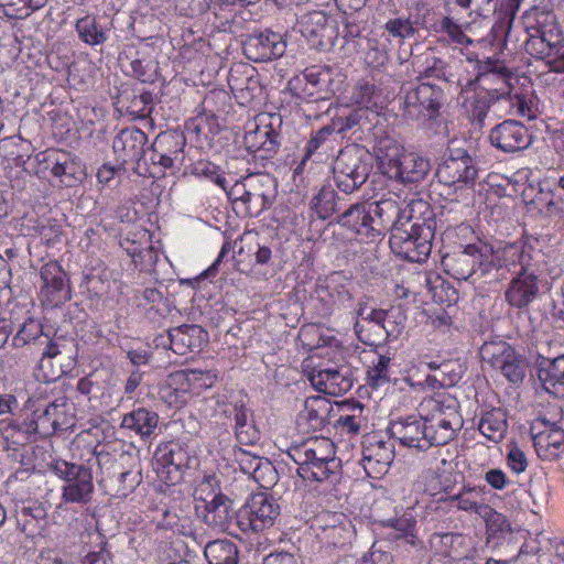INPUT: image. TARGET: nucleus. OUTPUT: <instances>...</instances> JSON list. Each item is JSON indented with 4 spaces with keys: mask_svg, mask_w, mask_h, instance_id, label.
I'll return each instance as SVG.
<instances>
[{
    "mask_svg": "<svg viewBox=\"0 0 564 564\" xmlns=\"http://www.w3.org/2000/svg\"><path fill=\"white\" fill-rule=\"evenodd\" d=\"M195 508L203 521L215 529L226 530L234 516L232 501L225 495Z\"/></svg>",
    "mask_w": 564,
    "mask_h": 564,
    "instance_id": "nucleus-25",
    "label": "nucleus"
},
{
    "mask_svg": "<svg viewBox=\"0 0 564 564\" xmlns=\"http://www.w3.org/2000/svg\"><path fill=\"white\" fill-rule=\"evenodd\" d=\"M115 151H123L138 164L141 161V130L126 128L120 131L113 141Z\"/></svg>",
    "mask_w": 564,
    "mask_h": 564,
    "instance_id": "nucleus-38",
    "label": "nucleus"
},
{
    "mask_svg": "<svg viewBox=\"0 0 564 564\" xmlns=\"http://www.w3.org/2000/svg\"><path fill=\"white\" fill-rule=\"evenodd\" d=\"M507 465L508 467L514 473V474H522L525 471L529 462L527 458V455L522 449L518 447L517 444H509L508 445V453H507Z\"/></svg>",
    "mask_w": 564,
    "mask_h": 564,
    "instance_id": "nucleus-58",
    "label": "nucleus"
},
{
    "mask_svg": "<svg viewBox=\"0 0 564 564\" xmlns=\"http://www.w3.org/2000/svg\"><path fill=\"white\" fill-rule=\"evenodd\" d=\"M513 350L514 349L506 341H489L480 347V356L485 362L496 369L498 366L502 365V360L511 356L510 354Z\"/></svg>",
    "mask_w": 564,
    "mask_h": 564,
    "instance_id": "nucleus-43",
    "label": "nucleus"
},
{
    "mask_svg": "<svg viewBox=\"0 0 564 564\" xmlns=\"http://www.w3.org/2000/svg\"><path fill=\"white\" fill-rule=\"evenodd\" d=\"M191 173L197 177H205L226 189V178L219 173L216 164L209 161H197L191 167Z\"/></svg>",
    "mask_w": 564,
    "mask_h": 564,
    "instance_id": "nucleus-53",
    "label": "nucleus"
},
{
    "mask_svg": "<svg viewBox=\"0 0 564 564\" xmlns=\"http://www.w3.org/2000/svg\"><path fill=\"white\" fill-rule=\"evenodd\" d=\"M478 430L488 440L500 442L507 432L506 414L500 409L486 412L478 423Z\"/></svg>",
    "mask_w": 564,
    "mask_h": 564,
    "instance_id": "nucleus-34",
    "label": "nucleus"
},
{
    "mask_svg": "<svg viewBox=\"0 0 564 564\" xmlns=\"http://www.w3.org/2000/svg\"><path fill=\"white\" fill-rule=\"evenodd\" d=\"M328 18L322 11L304 14L300 21V31L313 45L323 44L327 32Z\"/></svg>",
    "mask_w": 564,
    "mask_h": 564,
    "instance_id": "nucleus-32",
    "label": "nucleus"
},
{
    "mask_svg": "<svg viewBox=\"0 0 564 564\" xmlns=\"http://www.w3.org/2000/svg\"><path fill=\"white\" fill-rule=\"evenodd\" d=\"M183 453L176 444L158 446L151 460V471L164 484H175L181 479Z\"/></svg>",
    "mask_w": 564,
    "mask_h": 564,
    "instance_id": "nucleus-19",
    "label": "nucleus"
},
{
    "mask_svg": "<svg viewBox=\"0 0 564 564\" xmlns=\"http://www.w3.org/2000/svg\"><path fill=\"white\" fill-rule=\"evenodd\" d=\"M312 208L322 219L329 218L339 210L336 200V192L330 186H323L318 194L312 199Z\"/></svg>",
    "mask_w": 564,
    "mask_h": 564,
    "instance_id": "nucleus-42",
    "label": "nucleus"
},
{
    "mask_svg": "<svg viewBox=\"0 0 564 564\" xmlns=\"http://www.w3.org/2000/svg\"><path fill=\"white\" fill-rule=\"evenodd\" d=\"M47 0H0V7L11 19H24L31 13L42 9Z\"/></svg>",
    "mask_w": 564,
    "mask_h": 564,
    "instance_id": "nucleus-41",
    "label": "nucleus"
},
{
    "mask_svg": "<svg viewBox=\"0 0 564 564\" xmlns=\"http://www.w3.org/2000/svg\"><path fill=\"white\" fill-rule=\"evenodd\" d=\"M432 236L430 226L406 218L403 226L397 225L392 228L390 248L401 259L422 262L431 252Z\"/></svg>",
    "mask_w": 564,
    "mask_h": 564,
    "instance_id": "nucleus-3",
    "label": "nucleus"
},
{
    "mask_svg": "<svg viewBox=\"0 0 564 564\" xmlns=\"http://www.w3.org/2000/svg\"><path fill=\"white\" fill-rule=\"evenodd\" d=\"M491 144L506 153L525 150L531 144L529 130L516 120H505L491 129Z\"/></svg>",
    "mask_w": 564,
    "mask_h": 564,
    "instance_id": "nucleus-18",
    "label": "nucleus"
},
{
    "mask_svg": "<svg viewBox=\"0 0 564 564\" xmlns=\"http://www.w3.org/2000/svg\"><path fill=\"white\" fill-rule=\"evenodd\" d=\"M236 437L242 445H252L260 438V434L250 421L243 427H236Z\"/></svg>",
    "mask_w": 564,
    "mask_h": 564,
    "instance_id": "nucleus-64",
    "label": "nucleus"
},
{
    "mask_svg": "<svg viewBox=\"0 0 564 564\" xmlns=\"http://www.w3.org/2000/svg\"><path fill=\"white\" fill-rule=\"evenodd\" d=\"M495 77L501 80V87L492 89L481 88L477 90L470 86L464 88L459 95L462 107L464 108L466 116L470 121L477 123L479 127L482 126L492 101L500 99L510 93L509 85L507 84V76L502 73H482L478 77V80L488 85Z\"/></svg>",
    "mask_w": 564,
    "mask_h": 564,
    "instance_id": "nucleus-5",
    "label": "nucleus"
},
{
    "mask_svg": "<svg viewBox=\"0 0 564 564\" xmlns=\"http://www.w3.org/2000/svg\"><path fill=\"white\" fill-rule=\"evenodd\" d=\"M494 254L497 257L494 258L491 269L497 267H513L516 269L519 265V271L530 270V254L524 252L522 247L518 245H508L500 251H494Z\"/></svg>",
    "mask_w": 564,
    "mask_h": 564,
    "instance_id": "nucleus-35",
    "label": "nucleus"
},
{
    "mask_svg": "<svg viewBox=\"0 0 564 564\" xmlns=\"http://www.w3.org/2000/svg\"><path fill=\"white\" fill-rule=\"evenodd\" d=\"M369 155L356 145L343 149L334 163V175L337 187L348 194L359 188L371 171Z\"/></svg>",
    "mask_w": 564,
    "mask_h": 564,
    "instance_id": "nucleus-7",
    "label": "nucleus"
},
{
    "mask_svg": "<svg viewBox=\"0 0 564 564\" xmlns=\"http://www.w3.org/2000/svg\"><path fill=\"white\" fill-rule=\"evenodd\" d=\"M234 457L235 462L239 465L240 470L249 477L254 473V467L263 458L242 448H235Z\"/></svg>",
    "mask_w": 564,
    "mask_h": 564,
    "instance_id": "nucleus-59",
    "label": "nucleus"
},
{
    "mask_svg": "<svg viewBox=\"0 0 564 564\" xmlns=\"http://www.w3.org/2000/svg\"><path fill=\"white\" fill-rule=\"evenodd\" d=\"M557 43H551L550 41H546L545 35L543 34L540 37L531 39V41L528 43V46L532 50L536 51V54H539L542 58L550 57L552 55V52L555 50L556 53L558 52Z\"/></svg>",
    "mask_w": 564,
    "mask_h": 564,
    "instance_id": "nucleus-63",
    "label": "nucleus"
},
{
    "mask_svg": "<svg viewBox=\"0 0 564 564\" xmlns=\"http://www.w3.org/2000/svg\"><path fill=\"white\" fill-rule=\"evenodd\" d=\"M75 30L78 37L87 45H101L108 40L107 31L94 15H85L76 21Z\"/></svg>",
    "mask_w": 564,
    "mask_h": 564,
    "instance_id": "nucleus-36",
    "label": "nucleus"
},
{
    "mask_svg": "<svg viewBox=\"0 0 564 564\" xmlns=\"http://www.w3.org/2000/svg\"><path fill=\"white\" fill-rule=\"evenodd\" d=\"M516 276L512 278L508 289L506 290V301L513 307H527L538 294L536 275L530 271H513Z\"/></svg>",
    "mask_w": 564,
    "mask_h": 564,
    "instance_id": "nucleus-23",
    "label": "nucleus"
},
{
    "mask_svg": "<svg viewBox=\"0 0 564 564\" xmlns=\"http://www.w3.org/2000/svg\"><path fill=\"white\" fill-rule=\"evenodd\" d=\"M533 443L540 458L554 460L564 453V430L545 417L538 420L532 427Z\"/></svg>",
    "mask_w": 564,
    "mask_h": 564,
    "instance_id": "nucleus-15",
    "label": "nucleus"
},
{
    "mask_svg": "<svg viewBox=\"0 0 564 564\" xmlns=\"http://www.w3.org/2000/svg\"><path fill=\"white\" fill-rule=\"evenodd\" d=\"M481 509L482 513L480 517L485 519L490 532H508L510 530V523L503 514L497 512L488 505Z\"/></svg>",
    "mask_w": 564,
    "mask_h": 564,
    "instance_id": "nucleus-57",
    "label": "nucleus"
},
{
    "mask_svg": "<svg viewBox=\"0 0 564 564\" xmlns=\"http://www.w3.org/2000/svg\"><path fill=\"white\" fill-rule=\"evenodd\" d=\"M197 410L203 419L219 422L232 416L236 403L229 402L225 394H217L199 401Z\"/></svg>",
    "mask_w": 564,
    "mask_h": 564,
    "instance_id": "nucleus-30",
    "label": "nucleus"
},
{
    "mask_svg": "<svg viewBox=\"0 0 564 564\" xmlns=\"http://www.w3.org/2000/svg\"><path fill=\"white\" fill-rule=\"evenodd\" d=\"M436 31L446 35V40L456 45L468 46L474 43V41L464 33L463 26L456 23L451 17L442 18L437 23Z\"/></svg>",
    "mask_w": 564,
    "mask_h": 564,
    "instance_id": "nucleus-44",
    "label": "nucleus"
},
{
    "mask_svg": "<svg viewBox=\"0 0 564 564\" xmlns=\"http://www.w3.org/2000/svg\"><path fill=\"white\" fill-rule=\"evenodd\" d=\"M289 455L304 480L334 481L340 474L341 462L336 457L334 443L327 437L308 438L292 447Z\"/></svg>",
    "mask_w": 564,
    "mask_h": 564,
    "instance_id": "nucleus-2",
    "label": "nucleus"
},
{
    "mask_svg": "<svg viewBox=\"0 0 564 564\" xmlns=\"http://www.w3.org/2000/svg\"><path fill=\"white\" fill-rule=\"evenodd\" d=\"M286 42L280 33L264 30L249 34L242 42L245 56L253 62H267L281 57Z\"/></svg>",
    "mask_w": 564,
    "mask_h": 564,
    "instance_id": "nucleus-13",
    "label": "nucleus"
},
{
    "mask_svg": "<svg viewBox=\"0 0 564 564\" xmlns=\"http://www.w3.org/2000/svg\"><path fill=\"white\" fill-rule=\"evenodd\" d=\"M496 257L489 245H468L459 252L444 256L442 264L454 279L468 281L488 274Z\"/></svg>",
    "mask_w": 564,
    "mask_h": 564,
    "instance_id": "nucleus-4",
    "label": "nucleus"
},
{
    "mask_svg": "<svg viewBox=\"0 0 564 564\" xmlns=\"http://www.w3.org/2000/svg\"><path fill=\"white\" fill-rule=\"evenodd\" d=\"M307 378L319 392L338 397L352 388V380L346 368H314Z\"/></svg>",
    "mask_w": 564,
    "mask_h": 564,
    "instance_id": "nucleus-20",
    "label": "nucleus"
},
{
    "mask_svg": "<svg viewBox=\"0 0 564 564\" xmlns=\"http://www.w3.org/2000/svg\"><path fill=\"white\" fill-rule=\"evenodd\" d=\"M61 354L58 346L55 341L50 340L42 352V358L39 362V369L43 371V378L46 381H53L59 377L58 373L53 372L48 375L45 372V368L51 365V360Z\"/></svg>",
    "mask_w": 564,
    "mask_h": 564,
    "instance_id": "nucleus-61",
    "label": "nucleus"
},
{
    "mask_svg": "<svg viewBox=\"0 0 564 564\" xmlns=\"http://www.w3.org/2000/svg\"><path fill=\"white\" fill-rule=\"evenodd\" d=\"M393 458L394 451L391 443L382 441L376 435L368 436L362 442L361 465L369 477L379 478L384 475Z\"/></svg>",
    "mask_w": 564,
    "mask_h": 564,
    "instance_id": "nucleus-14",
    "label": "nucleus"
},
{
    "mask_svg": "<svg viewBox=\"0 0 564 564\" xmlns=\"http://www.w3.org/2000/svg\"><path fill=\"white\" fill-rule=\"evenodd\" d=\"M247 142L249 148H254V150H264L267 152H271L275 150L276 142L273 138V130L264 128H257L253 133H250L247 137Z\"/></svg>",
    "mask_w": 564,
    "mask_h": 564,
    "instance_id": "nucleus-54",
    "label": "nucleus"
},
{
    "mask_svg": "<svg viewBox=\"0 0 564 564\" xmlns=\"http://www.w3.org/2000/svg\"><path fill=\"white\" fill-rule=\"evenodd\" d=\"M510 355L496 369L500 370L510 382L516 383L524 377V360L514 350Z\"/></svg>",
    "mask_w": 564,
    "mask_h": 564,
    "instance_id": "nucleus-49",
    "label": "nucleus"
},
{
    "mask_svg": "<svg viewBox=\"0 0 564 564\" xmlns=\"http://www.w3.org/2000/svg\"><path fill=\"white\" fill-rule=\"evenodd\" d=\"M37 423V437L45 438L57 431H67L73 426V419L66 414L64 402H51L43 410L33 411Z\"/></svg>",
    "mask_w": 564,
    "mask_h": 564,
    "instance_id": "nucleus-21",
    "label": "nucleus"
},
{
    "mask_svg": "<svg viewBox=\"0 0 564 564\" xmlns=\"http://www.w3.org/2000/svg\"><path fill=\"white\" fill-rule=\"evenodd\" d=\"M279 514L276 500L268 494L258 492L238 511L237 524L245 532H258L272 527Z\"/></svg>",
    "mask_w": 564,
    "mask_h": 564,
    "instance_id": "nucleus-10",
    "label": "nucleus"
},
{
    "mask_svg": "<svg viewBox=\"0 0 564 564\" xmlns=\"http://www.w3.org/2000/svg\"><path fill=\"white\" fill-rule=\"evenodd\" d=\"M183 141L174 133H160L151 148L150 161L152 164H160L163 167H171L174 160H177Z\"/></svg>",
    "mask_w": 564,
    "mask_h": 564,
    "instance_id": "nucleus-26",
    "label": "nucleus"
},
{
    "mask_svg": "<svg viewBox=\"0 0 564 564\" xmlns=\"http://www.w3.org/2000/svg\"><path fill=\"white\" fill-rule=\"evenodd\" d=\"M204 555L208 564H238L237 545L229 540H215L206 544Z\"/></svg>",
    "mask_w": 564,
    "mask_h": 564,
    "instance_id": "nucleus-33",
    "label": "nucleus"
},
{
    "mask_svg": "<svg viewBox=\"0 0 564 564\" xmlns=\"http://www.w3.org/2000/svg\"><path fill=\"white\" fill-rule=\"evenodd\" d=\"M217 380L216 372L212 370L184 369L172 372L164 384L159 388L158 395L169 404L177 401L178 393H198L213 387Z\"/></svg>",
    "mask_w": 564,
    "mask_h": 564,
    "instance_id": "nucleus-9",
    "label": "nucleus"
},
{
    "mask_svg": "<svg viewBox=\"0 0 564 564\" xmlns=\"http://www.w3.org/2000/svg\"><path fill=\"white\" fill-rule=\"evenodd\" d=\"M334 126H325L316 131L306 145L305 159L310 158L334 133Z\"/></svg>",
    "mask_w": 564,
    "mask_h": 564,
    "instance_id": "nucleus-62",
    "label": "nucleus"
},
{
    "mask_svg": "<svg viewBox=\"0 0 564 564\" xmlns=\"http://www.w3.org/2000/svg\"><path fill=\"white\" fill-rule=\"evenodd\" d=\"M376 154L379 169L383 174L390 177L392 171L397 169L405 152L397 141L387 138L379 141L376 148Z\"/></svg>",
    "mask_w": 564,
    "mask_h": 564,
    "instance_id": "nucleus-29",
    "label": "nucleus"
},
{
    "mask_svg": "<svg viewBox=\"0 0 564 564\" xmlns=\"http://www.w3.org/2000/svg\"><path fill=\"white\" fill-rule=\"evenodd\" d=\"M40 276L43 281L42 295L51 305L58 306L72 299L66 272L58 262L50 261L43 264Z\"/></svg>",
    "mask_w": 564,
    "mask_h": 564,
    "instance_id": "nucleus-17",
    "label": "nucleus"
},
{
    "mask_svg": "<svg viewBox=\"0 0 564 564\" xmlns=\"http://www.w3.org/2000/svg\"><path fill=\"white\" fill-rule=\"evenodd\" d=\"M384 28L389 34L400 39H406L414 34V28L409 19L397 18L389 20Z\"/></svg>",
    "mask_w": 564,
    "mask_h": 564,
    "instance_id": "nucleus-60",
    "label": "nucleus"
},
{
    "mask_svg": "<svg viewBox=\"0 0 564 564\" xmlns=\"http://www.w3.org/2000/svg\"><path fill=\"white\" fill-rule=\"evenodd\" d=\"M413 507H406L400 517L389 519L386 522L387 527H390L397 531V539H405L408 543L415 544V529H416V516L413 512Z\"/></svg>",
    "mask_w": 564,
    "mask_h": 564,
    "instance_id": "nucleus-39",
    "label": "nucleus"
},
{
    "mask_svg": "<svg viewBox=\"0 0 564 564\" xmlns=\"http://www.w3.org/2000/svg\"><path fill=\"white\" fill-rule=\"evenodd\" d=\"M330 411L327 399L323 397L308 398L305 401V409L302 413L310 426L314 430L321 429Z\"/></svg>",
    "mask_w": 564,
    "mask_h": 564,
    "instance_id": "nucleus-40",
    "label": "nucleus"
},
{
    "mask_svg": "<svg viewBox=\"0 0 564 564\" xmlns=\"http://www.w3.org/2000/svg\"><path fill=\"white\" fill-rule=\"evenodd\" d=\"M237 198L246 205L250 216H257L270 206V193H241Z\"/></svg>",
    "mask_w": 564,
    "mask_h": 564,
    "instance_id": "nucleus-51",
    "label": "nucleus"
},
{
    "mask_svg": "<svg viewBox=\"0 0 564 564\" xmlns=\"http://www.w3.org/2000/svg\"><path fill=\"white\" fill-rule=\"evenodd\" d=\"M414 482L419 494L424 492L429 496H437L443 491L440 475L432 468L423 470Z\"/></svg>",
    "mask_w": 564,
    "mask_h": 564,
    "instance_id": "nucleus-50",
    "label": "nucleus"
},
{
    "mask_svg": "<svg viewBox=\"0 0 564 564\" xmlns=\"http://www.w3.org/2000/svg\"><path fill=\"white\" fill-rule=\"evenodd\" d=\"M50 469L65 481L62 487V498L65 502L85 505L90 501L94 492L90 468L64 459H56L50 464Z\"/></svg>",
    "mask_w": 564,
    "mask_h": 564,
    "instance_id": "nucleus-6",
    "label": "nucleus"
},
{
    "mask_svg": "<svg viewBox=\"0 0 564 564\" xmlns=\"http://www.w3.org/2000/svg\"><path fill=\"white\" fill-rule=\"evenodd\" d=\"M431 169L430 161L415 153H405L389 178L401 183L422 181Z\"/></svg>",
    "mask_w": 564,
    "mask_h": 564,
    "instance_id": "nucleus-27",
    "label": "nucleus"
},
{
    "mask_svg": "<svg viewBox=\"0 0 564 564\" xmlns=\"http://www.w3.org/2000/svg\"><path fill=\"white\" fill-rule=\"evenodd\" d=\"M317 538L329 546H344L355 534L350 519L341 512H326L317 518Z\"/></svg>",
    "mask_w": 564,
    "mask_h": 564,
    "instance_id": "nucleus-16",
    "label": "nucleus"
},
{
    "mask_svg": "<svg viewBox=\"0 0 564 564\" xmlns=\"http://www.w3.org/2000/svg\"><path fill=\"white\" fill-rule=\"evenodd\" d=\"M170 348L177 355L199 350L207 340V333L199 325H181L169 330Z\"/></svg>",
    "mask_w": 564,
    "mask_h": 564,
    "instance_id": "nucleus-24",
    "label": "nucleus"
},
{
    "mask_svg": "<svg viewBox=\"0 0 564 564\" xmlns=\"http://www.w3.org/2000/svg\"><path fill=\"white\" fill-rule=\"evenodd\" d=\"M359 321L356 323L358 338L366 345H375L376 341L366 333L365 323L372 324L378 336L397 338L404 327L406 316L400 306H392L389 310H376L360 307L358 310Z\"/></svg>",
    "mask_w": 564,
    "mask_h": 564,
    "instance_id": "nucleus-8",
    "label": "nucleus"
},
{
    "mask_svg": "<svg viewBox=\"0 0 564 564\" xmlns=\"http://www.w3.org/2000/svg\"><path fill=\"white\" fill-rule=\"evenodd\" d=\"M425 398L417 408L419 416L409 415L391 422L389 431L401 445L416 449L445 445L462 427L456 402L448 399Z\"/></svg>",
    "mask_w": 564,
    "mask_h": 564,
    "instance_id": "nucleus-1",
    "label": "nucleus"
},
{
    "mask_svg": "<svg viewBox=\"0 0 564 564\" xmlns=\"http://www.w3.org/2000/svg\"><path fill=\"white\" fill-rule=\"evenodd\" d=\"M148 301L151 306L145 310L147 317L159 323L166 314V303L163 301L162 293L156 289H145L143 291V301Z\"/></svg>",
    "mask_w": 564,
    "mask_h": 564,
    "instance_id": "nucleus-47",
    "label": "nucleus"
},
{
    "mask_svg": "<svg viewBox=\"0 0 564 564\" xmlns=\"http://www.w3.org/2000/svg\"><path fill=\"white\" fill-rule=\"evenodd\" d=\"M224 494L219 490V484L214 475L204 476L194 491L196 505H205L208 500L217 499Z\"/></svg>",
    "mask_w": 564,
    "mask_h": 564,
    "instance_id": "nucleus-46",
    "label": "nucleus"
},
{
    "mask_svg": "<svg viewBox=\"0 0 564 564\" xmlns=\"http://www.w3.org/2000/svg\"><path fill=\"white\" fill-rule=\"evenodd\" d=\"M480 498V490L475 487H464V489L452 497H449L451 501L457 502V508L459 510L475 512L479 516L482 513V507H487L485 503H480L478 499Z\"/></svg>",
    "mask_w": 564,
    "mask_h": 564,
    "instance_id": "nucleus-45",
    "label": "nucleus"
},
{
    "mask_svg": "<svg viewBox=\"0 0 564 564\" xmlns=\"http://www.w3.org/2000/svg\"><path fill=\"white\" fill-rule=\"evenodd\" d=\"M51 173L66 185H72L73 181H77V174L80 171L79 164L75 159L66 152H56L53 154Z\"/></svg>",
    "mask_w": 564,
    "mask_h": 564,
    "instance_id": "nucleus-37",
    "label": "nucleus"
},
{
    "mask_svg": "<svg viewBox=\"0 0 564 564\" xmlns=\"http://www.w3.org/2000/svg\"><path fill=\"white\" fill-rule=\"evenodd\" d=\"M338 224L366 238H375L381 234V228L375 225L368 203L351 205L338 217Z\"/></svg>",
    "mask_w": 564,
    "mask_h": 564,
    "instance_id": "nucleus-22",
    "label": "nucleus"
},
{
    "mask_svg": "<svg viewBox=\"0 0 564 564\" xmlns=\"http://www.w3.org/2000/svg\"><path fill=\"white\" fill-rule=\"evenodd\" d=\"M384 494L391 501L408 503V507L414 508L419 501L415 482L405 476L393 478L384 488Z\"/></svg>",
    "mask_w": 564,
    "mask_h": 564,
    "instance_id": "nucleus-31",
    "label": "nucleus"
},
{
    "mask_svg": "<svg viewBox=\"0 0 564 564\" xmlns=\"http://www.w3.org/2000/svg\"><path fill=\"white\" fill-rule=\"evenodd\" d=\"M390 357L380 355L377 362L367 371V381L369 386L379 388L390 381Z\"/></svg>",
    "mask_w": 564,
    "mask_h": 564,
    "instance_id": "nucleus-48",
    "label": "nucleus"
},
{
    "mask_svg": "<svg viewBox=\"0 0 564 564\" xmlns=\"http://www.w3.org/2000/svg\"><path fill=\"white\" fill-rule=\"evenodd\" d=\"M478 169L474 159L464 149H449V155L440 164L436 176L445 185H473Z\"/></svg>",
    "mask_w": 564,
    "mask_h": 564,
    "instance_id": "nucleus-12",
    "label": "nucleus"
},
{
    "mask_svg": "<svg viewBox=\"0 0 564 564\" xmlns=\"http://www.w3.org/2000/svg\"><path fill=\"white\" fill-rule=\"evenodd\" d=\"M257 484L262 488H270L276 481V470L271 462L262 458L254 467V473L250 475Z\"/></svg>",
    "mask_w": 564,
    "mask_h": 564,
    "instance_id": "nucleus-55",
    "label": "nucleus"
},
{
    "mask_svg": "<svg viewBox=\"0 0 564 564\" xmlns=\"http://www.w3.org/2000/svg\"><path fill=\"white\" fill-rule=\"evenodd\" d=\"M539 378L544 384H564V356L553 359L547 367L540 369Z\"/></svg>",
    "mask_w": 564,
    "mask_h": 564,
    "instance_id": "nucleus-52",
    "label": "nucleus"
},
{
    "mask_svg": "<svg viewBox=\"0 0 564 564\" xmlns=\"http://www.w3.org/2000/svg\"><path fill=\"white\" fill-rule=\"evenodd\" d=\"M376 98V87L373 84L360 80L354 87L351 94V101L358 106L370 108L372 105H376L373 99Z\"/></svg>",
    "mask_w": 564,
    "mask_h": 564,
    "instance_id": "nucleus-56",
    "label": "nucleus"
},
{
    "mask_svg": "<svg viewBox=\"0 0 564 564\" xmlns=\"http://www.w3.org/2000/svg\"><path fill=\"white\" fill-rule=\"evenodd\" d=\"M368 206L372 210V216H377L375 225L381 228V232L388 227L392 231L394 226H403L404 220L409 218L408 216H402L401 207L398 200L393 198H383L376 203H368Z\"/></svg>",
    "mask_w": 564,
    "mask_h": 564,
    "instance_id": "nucleus-28",
    "label": "nucleus"
},
{
    "mask_svg": "<svg viewBox=\"0 0 564 564\" xmlns=\"http://www.w3.org/2000/svg\"><path fill=\"white\" fill-rule=\"evenodd\" d=\"M442 91L437 87L422 83L409 89L403 98V113L408 119L425 121L438 113Z\"/></svg>",
    "mask_w": 564,
    "mask_h": 564,
    "instance_id": "nucleus-11",
    "label": "nucleus"
}]
</instances>
